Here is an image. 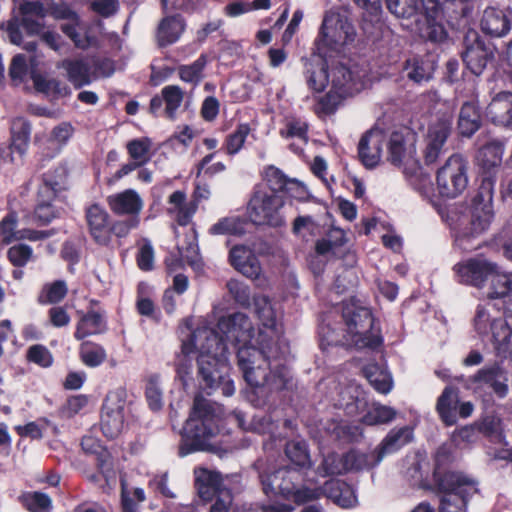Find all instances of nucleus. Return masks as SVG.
Instances as JSON below:
<instances>
[{"mask_svg":"<svg viewBox=\"0 0 512 512\" xmlns=\"http://www.w3.org/2000/svg\"><path fill=\"white\" fill-rule=\"evenodd\" d=\"M512 9L488 7L481 19V30L492 37H503L511 30Z\"/></svg>","mask_w":512,"mask_h":512,"instance_id":"393cba45","label":"nucleus"},{"mask_svg":"<svg viewBox=\"0 0 512 512\" xmlns=\"http://www.w3.org/2000/svg\"><path fill=\"white\" fill-rule=\"evenodd\" d=\"M10 142L0 145V165L22 161L30 143L31 124L24 117L12 120Z\"/></svg>","mask_w":512,"mask_h":512,"instance_id":"f8f14e48","label":"nucleus"},{"mask_svg":"<svg viewBox=\"0 0 512 512\" xmlns=\"http://www.w3.org/2000/svg\"><path fill=\"white\" fill-rule=\"evenodd\" d=\"M195 489L201 500L209 502L214 499L216 495L224 491L219 475L206 468L200 470L195 478Z\"/></svg>","mask_w":512,"mask_h":512,"instance_id":"473e14b6","label":"nucleus"},{"mask_svg":"<svg viewBox=\"0 0 512 512\" xmlns=\"http://www.w3.org/2000/svg\"><path fill=\"white\" fill-rule=\"evenodd\" d=\"M451 132L452 119L446 116L439 117L435 122L430 124L426 141L444 147Z\"/></svg>","mask_w":512,"mask_h":512,"instance_id":"603ef678","label":"nucleus"},{"mask_svg":"<svg viewBox=\"0 0 512 512\" xmlns=\"http://www.w3.org/2000/svg\"><path fill=\"white\" fill-rule=\"evenodd\" d=\"M145 399L148 407L153 412L162 410L163 401V390L160 385V375L157 373L151 374L146 379L145 384Z\"/></svg>","mask_w":512,"mask_h":512,"instance_id":"8fccbe9b","label":"nucleus"},{"mask_svg":"<svg viewBox=\"0 0 512 512\" xmlns=\"http://www.w3.org/2000/svg\"><path fill=\"white\" fill-rule=\"evenodd\" d=\"M152 140L148 137L135 138L127 142L126 150L131 160L144 166L150 161Z\"/></svg>","mask_w":512,"mask_h":512,"instance_id":"864d4df0","label":"nucleus"},{"mask_svg":"<svg viewBox=\"0 0 512 512\" xmlns=\"http://www.w3.org/2000/svg\"><path fill=\"white\" fill-rule=\"evenodd\" d=\"M256 314L260 323L255 347L263 350L271 344L285 345L281 339L282 331L278 328L275 311L267 299H263L262 306L256 303Z\"/></svg>","mask_w":512,"mask_h":512,"instance_id":"a211bd4d","label":"nucleus"},{"mask_svg":"<svg viewBox=\"0 0 512 512\" xmlns=\"http://www.w3.org/2000/svg\"><path fill=\"white\" fill-rule=\"evenodd\" d=\"M68 169L64 165H58L41 176V182L58 191L63 192L67 189Z\"/></svg>","mask_w":512,"mask_h":512,"instance_id":"bf43d9fd","label":"nucleus"},{"mask_svg":"<svg viewBox=\"0 0 512 512\" xmlns=\"http://www.w3.org/2000/svg\"><path fill=\"white\" fill-rule=\"evenodd\" d=\"M80 21L69 20L60 25V30L74 43L75 47L86 50L96 44V38L88 33L84 35L77 31Z\"/></svg>","mask_w":512,"mask_h":512,"instance_id":"5fc2aeb1","label":"nucleus"},{"mask_svg":"<svg viewBox=\"0 0 512 512\" xmlns=\"http://www.w3.org/2000/svg\"><path fill=\"white\" fill-rule=\"evenodd\" d=\"M246 233V221L239 216L219 219L209 228L210 235L242 236Z\"/></svg>","mask_w":512,"mask_h":512,"instance_id":"37998d69","label":"nucleus"},{"mask_svg":"<svg viewBox=\"0 0 512 512\" xmlns=\"http://www.w3.org/2000/svg\"><path fill=\"white\" fill-rule=\"evenodd\" d=\"M346 97L347 96L337 93L331 88L329 92L318 99L316 113L326 116L334 114L340 102Z\"/></svg>","mask_w":512,"mask_h":512,"instance_id":"0e129e2a","label":"nucleus"},{"mask_svg":"<svg viewBox=\"0 0 512 512\" xmlns=\"http://www.w3.org/2000/svg\"><path fill=\"white\" fill-rule=\"evenodd\" d=\"M80 445L86 454L95 455L96 468L103 475L107 485H110L116 478L112 454L93 436H83Z\"/></svg>","mask_w":512,"mask_h":512,"instance_id":"5701e85b","label":"nucleus"},{"mask_svg":"<svg viewBox=\"0 0 512 512\" xmlns=\"http://www.w3.org/2000/svg\"><path fill=\"white\" fill-rule=\"evenodd\" d=\"M218 407L198 392L193 399L188 419L186 420L178 447V455L210 450V440L219 432Z\"/></svg>","mask_w":512,"mask_h":512,"instance_id":"423d86ee","label":"nucleus"},{"mask_svg":"<svg viewBox=\"0 0 512 512\" xmlns=\"http://www.w3.org/2000/svg\"><path fill=\"white\" fill-rule=\"evenodd\" d=\"M385 143L386 135L381 129L373 128L362 135L358 143V157L364 167L373 169L379 164Z\"/></svg>","mask_w":512,"mask_h":512,"instance_id":"412c9836","label":"nucleus"},{"mask_svg":"<svg viewBox=\"0 0 512 512\" xmlns=\"http://www.w3.org/2000/svg\"><path fill=\"white\" fill-rule=\"evenodd\" d=\"M18 217L15 212L7 213L0 221V248L19 240Z\"/></svg>","mask_w":512,"mask_h":512,"instance_id":"4d7b16f0","label":"nucleus"},{"mask_svg":"<svg viewBox=\"0 0 512 512\" xmlns=\"http://www.w3.org/2000/svg\"><path fill=\"white\" fill-rule=\"evenodd\" d=\"M396 417V411L392 407L377 404L368 410L362 417V423L368 426L387 424Z\"/></svg>","mask_w":512,"mask_h":512,"instance_id":"6e6d98bb","label":"nucleus"},{"mask_svg":"<svg viewBox=\"0 0 512 512\" xmlns=\"http://www.w3.org/2000/svg\"><path fill=\"white\" fill-rule=\"evenodd\" d=\"M459 401V390L454 386H446L438 397L436 411L445 426L450 427L457 423Z\"/></svg>","mask_w":512,"mask_h":512,"instance_id":"7c9ffc66","label":"nucleus"},{"mask_svg":"<svg viewBox=\"0 0 512 512\" xmlns=\"http://www.w3.org/2000/svg\"><path fill=\"white\" fill-rule=\"evenodd\" d=\"M215 155L216 152L209 153L196 164V177L203 175L205 177L212 178L226 170V166L223 162H216L212 165H209Z\"/></svg>","mask_w":512,"mask_h":512,"instance_id":"338daca9","label":"nucleus"},{"mask_svg":"<svg viewBox=\"0 0 512 512\" xmlns=\"http://www.w3.org/2000/svg\"><path fill=\"white\" fill-rule=\"evenodd\" d=\"M386 7L390 13L398 18H415L416 30L418 31V22H423V9L419 11L418 0H386Z\"/></svg>","mask_w":512,"mask_h":512,"instance_id":"ea45409f","label":"nucleus"},{"mask_svg":"<svg viewBox=\"0 0 512 512\" xmlns=\"http://www.w3.org/2000/svg\"><path fill=\"white\" fill-rule=\"evenodd\" d=\"M388 160L395 166H400L406 153L405 137L400 132H393L387 143Z\"/></svg>","mask_w":512,"mask_h":512,"instance_id":"052dcab7","label":"nucleus"},{"mask_svg":"<svg viewBox=\"0 0 512 512\" xmlns=\"http://www.w3.org/2000/svg\"><path fill=\"white\" fill-rule=\"evenodd\" d=\"M405 70L407 71L408 79L418 84L428 81L431 77L426 62L420 58L407 60Z\"/></svg>","mask_w":512,"mask_h":512,"instance_id":"e2e57ef3","label":"nucleus"},{"mask_svg":"<svg viewBox=\"0 0 512 512\" xmlns=\"http://www.w3.org/2000/svg\"><path fill=\"white\" fill-rule=\"evenodd\" d=\"M33 255V250L26 244H17L7 251V258L15 267H24Z\"/></svg>","mask_w":512,"mask_h":512,"instance_id":"774afa93","label":"nucleus"},{"mask_svg":"<svg viewBox=\"0 0 512 512\" xmlns=\"http://www.w3.org/2000/svg\"><path fill=\"white\" fill-rule=\"evenodd\" d=\"M85 221L93 241L101 246L110 242V216L106 209L98 203L85 208Z\"/></svg>","mask_w":512,"mask_h":512,"instance_id":"4be33fe9","label":"nucleus"},{"mask_svg":"<svg viewBox=\"0 0 512 512\" xmlns=\"http://www.w3.org/2000/svg\"><path fill=\"white\" fill-rule=\"evenodd\" d=\"M356 31L351 22L339 14H326L318 33V40L326 45L344 46L354 41Z\"/></svg>","mask_w":512,"mask_h":512,"instance_id":"dca6fc26","label":"nucleus"},{"mask_svg":"<svg viewBox=\"0 0 512 512\" xmlns=\"http://www.w3.org/2000/svg\"><path fill=\"white\" fill-rule=\"evenodd\" d=\"M26 359L42 368H49L54 362L50 350L42 344H34L27 349Z\"/></svg>","mask_w":512,"mask_h":512,"instance_id":"680f3d73","label":"nucleus"},{"mask_svg":"<svg viewBox=\"0 0 512 512\" xmlns=\"http://www.w3.org/2000/svg\"><path fill=\"white\" fill-rule=\"evenodd\" d=\"M305 79L311 91L315 93L323 92L330 81L327 62L308 63L305 67Z\"/></svg>","mask_w":512,"mask_h":512,"instance_id":"c9c22d12","label":"nucleus"},{"mask_svg":"<svg viewBox=\"0 0 512 512\" xmlns=\"http://www.w3.org/2000/svg\"><path fill=\"white\" fill-rule=\"evenodd\" d=\"M208 59L205 54H201L194 62L188 65H180L178 67L179 78L190 83L193 86H198L204 78V70L206 68Z\"/></svg>","mask_w":512,"mask_h":512,"instance_id":"de8ad7c7","label":"nucleus"},{"mask_svg":"<svg viewBox=\"0 0 512 512\" xmlns=\"http://www.w3.org/2000/svg\"><path fill=\"white\" fill-rule=\"evenodd\" d=\"M68 293V287L64 280H55L51 283H46L37 297V302L40 305H57L60 303Z\"/></svg>","mask_w":512,"mask_h":512,"instance_id":"49530a36","label":"nucleus"},{"mask_svg":"<svg viewBox=\"0 0 512 512\" xmlns=\"http://www.w3.org/2000/svg\"><path fill=\"white\" fill-rule=\"evenodd\" d=\"M468 169V161L462 155H451L436 174L440 196L453 199L461 195L468 186Z\"/></svg>","mask_w":512,"mask_h":512,"instance_id":"1a4fd4ad","label":"nucleus"},{"mask_svg":"<svg viewBox=\"0 0 512 512\" xmlns=\"http://www.w3.org/2000/svg\"><path fill=\"white\" fill-rule=\"evenodd\" d=\"M231 416L238 427L244 431L251 430L261 435H273L278 428V425L269 414L255 415L249 425L246 424L245 414L242 411L234 410Z\"/></svg>","mask_w":512,"mask_h":512,"instance_id":"72a5a7b5","label":"nucleus"},{"mask_svg":"<svg viewBox=\"0 0 512 512\" xmlns=\"http://www.w3.org/2000/svg\"><path fill=\"white\" fill-rule=\"evenodd\" d=\"M259 350L251 340L241 343L236 351L237 364L247 384L266 395L288 388L292 378L284 364H277L271 369V361L280 359L286 353L287 345L266 346Z\"/></svg>","mask_w":512,"mask_h":512,"instance_id":"f03ea898","label":"nucleus"},{"mask_svg":"<svg viewBox=\"0 0 512 512\" xmlns=\"http://www.w3.org/2000/svg\"><path fill=\"white\" fill-rule=\"evenodd\" d=\"M331 88L347 97L352 96L361 88V76L350 66L338 62L329 68Z\"/></svg>","mask_w":512,"mask_h":512,"instance_id":"b1692460","label":"nucleus"},{"mask_svg":"<svg viewBox=\"0 0 512 512\" xmlns=\"http://www.w3.org/2000/svg\"><path fill=\"white\" fill-rule=\"evenodd\" d=\"M498 264L485 258L473 257L453 266L457 282L478 289L483 288L491 275L496 272Z\"/></svg>","mask_w":512,"mask_h":512,"instance_id":"ddd939ff","label":"nucleus"},{"mask_svg":"<svg viewBox=\"0 0 512 512\" xmlns=\"http://www.w3.org/2000/svg\"><path fill=\"white\" fill-rule=\"evenodd\" d=\"M99 304V300L91 299L88 310L85 313H81L73 333V337L76 340H84L89 336L101 335L108 330L106 311L94 309Z\"/></svg>","mask_w":512,"mask_h":512,"instance_id":"aec40b11","label":"nucleus"},{"mask_svg":"<svg viewBox=\"0 0 512 512\" xmlns=\"http://www.w3.org/2000/svg\"><path fill=\"white\" fill-rule=\"evenodd\" d=\"M381 461V455H378L376 450L365 453L353 448L341 456V466L329 464V458L324 460L323 466L326 475L334 476L343 475L350 471L368 470L377 466Z\"/></svg>","mask_w":512,"mask_h":512,"instance_id":"f3484780","label":"nucleus"},{"mask_svg":"<svg viewBox=\"0 0 512 512\" xmlns=\"http://www.w3.org/2000/svg\"><path fill=\"white\" fill-rule=\"evenodd\" d=\"M161 95L165 103L166 116L174 119L184 98L183 90L177 85H167L162 89Z\"/></svg>","mask_w":512,"mask_h":512,"instance_id":"13d9d810","label":"nucleus"},{"mask_svg":"<svg viewBox=\"0 0 512 512\" xmlns=\"http://www.w3.org/2000/svg\"><path fill=\"white\" fill-rule=\"evenodd\" d=\"M347 242L344 230L340 228L331 229L327 237L318 239L315 243V252L320 256L331 254L337 256V249Z\"/></svg>","mask_w":512,"mask_h":512,"instance_id":"79ce46f5","label":"nucleus"},{"mask_svg":"<svg viewBox=\"0 0 512 512\" xmlns=\"http://www.w3.org/2000/svg\"><path fill=\"white\" fill-rule=\"evenodd\" d=\"M147 288L148 286L144 282H140L137 286L136 311L139 315L159 323L161 321V312L156 307L154 301L145 296Z\"/></svg>","mask_w":512,"mask_h":512,"instance_id":"09e8293b","label":"nucleus"},{"mask_svg":"<svg viewBox=\"0 0 512 512\" xmlns=\"http://www.w3.org/2000/svg\"><path fill=\"white\" fill-rule=\"evenodd\" d=\"M18 500L29 512H50L52 509L51 498L43 492H24L18 497Z\"/></svg>","mask_w":512,"mask_h":512,"instance_id":"3c124183","label":"nucleus"},{"mask_svg":"<svg viewBox=\"0 0 512 512\" xmlns=\"http://www.w3.org/2000/svg\"><path fill=\"white\" fill-rule=\"evenodd\" d=\"M250 132L251 127L249 123H239L236 129L225 137L222 150L229 156L238 154L244 147Z\"/></svg>","mask_w":512,"mask_h":512,"instance_id":"a18cd8bd","label":"nucleus"},{"mask_svg":"<svg viewBox=\"0 0 512 512\" xmlns=\"http://www.w3.org/2000/svg\"><path fill=\"white\" fill-rule=\"evenodd\" d=\"M81 341L78 354L80 361L86 367L96 368L106 361L107 353L101 344L85 339Z\"/></svg>","mask_w":512,"mask_h":512,"instance_id":"4c0bfd02","label":"nucleus"},{"mask_svg":"<svg viewBox=\"0 0 512 512\" xmlns=\"http://www.w3.org/2000/svg\"><path fill=\"white\" fill-rule=\"evenodd\" d=\"M62 67L66 71L68 81L75 89H80L92 82L91 67L83 59H64Z\"/></svg>","mask_w":512,"mask_h":512,"instance_id":"f704fd0d","label":"nucleus"},{"mask_svg":"<svg viewBox=\"0 0 512 512\" xmlns=\"http://www.w3.org/2000/svg\"><path fill=\"white\" fill-rule=\"evenodd\" d=\"M452 461L449 447L440 446L434 457L433 481L441 493L439 512H467L471 497L478 492L477 483L463 473L442 472V468Z\"/></svg>","mask_w":512,"mask_h":512,"instance_id":"20e7f679","label":"nucleus"},{"mask_svg":"<svg viewBox=\"0 0 512 512\" xmlns=\"http://www.w3.org/2000/svg\"><path fill=\"white\" fill-rule=\"evenodd\" d=\"M503 153L504 143L498 140L486 143L477 152L480 185L469 202L461 207L453 227L454 243L462 251L476 249L478 245L474 240L489 229L494 219V188Z\"/></svg>","mask_w":512,"mask_h":512,"instance_id":"f257e3e1","label":"nucleus"},{"mask_svg":"<svg viewBox=\"0 0 512 512\" xmlns=\"http://www.w3.org/2000/svg\"><path fill=\"white\" fill-rule=\"evenodd\" d=\"M342 318L357 349L378 350L384 344L381 328L370 308L351 299L342 305Z\"/></svg>","mask_w":512,"mask_h":512,"instance_id":"6e6552de","label":"nucleus"},{"mask_svg":"<svg viewBox=\"0 0 512 512\" xmlns=\"http://www.w3.org/2000/svg\"><path fill=\"white\" fill-rule=\"evenodd\" d=\"M423 7L422 18L418 22L420 38L434 44H443L448 41L449 33L442 20L452 29H460L469 23L473 5L467 0H419Z\"/></svg>","mask_w":512,"mask_h":512,"instance_id":"39448f33","label":"nucleus"},{"mask_svg":"<svg viewBox=\"0 0 512 512\" xmlns=\"http://www.w3.org/2000/svg\"><path fill=\"white\" fill-rule=\"evenodd\" d=\"M362 373L377 392L387 394L391 391L393 386L391 374L378 363L365 365L362 368Z\"/></svg>","mask_w":512,"mask_h":512,"instance_id":"e433bc0d","label":"nucleus"},{"mask_svg":"<svg viewBox=\"0 0 512 512\" xmlns=\"http://www.w3.org/2000/svg\"><path fill=\"white\" fill-rule=\"evenodd\" d=\"M463 46V63L472 74L481 75L487 65L494 60L495 47L491 43H486L473 29L465 34Z\"/></svg>","mask_w":512,"mask_h":512,"instance_id":"9b49d317","label":"nucleus"},{"mask_svg":"<svg viewBox=\"0 0 512 512\" xmlns=\"http://www.w3.org/2000/svg\"><path fill=\"white\" fill-rule=\"evenodd\" d=\"M186 22L179 15H171L164 17L156 31V40L160 48H165L176 43L185 31Z\"/></svg>","mask_w":512,"mask_h":512,"instance_id":"c85d7f7f","label":"nucleus"},{"mask_svg":"<svg viewBox=\"0 0 512 512\" xmlns=\"http://www.w3.org/2000/svg\"><path fill=\"white\" fill-rule=\"evenodd\" d=\"M285 455L292 464L299 468H310L311 459L308 444L305 440L287 441L284 448Z\"/></svg>","mask_w":512,"mask_h":512,"instance_id":"c03bdc74","label":"nucleus"},{"mask_svg":"<svg viewBox=\"0 0 512 512\" xmlns=\"http://www.w3.org/2000/svg\"><path fill=\"white\" fill-rule=\"evenodd\" d=\"M259 479L264 494L271 500L280 497L290 501L296 487L302 482L299 471L291 467H282L272 472H261Z\"/></svg>","mask_w":512,"mask_h":512,"instance_id":"9d476101","label":"nucleus"},{"mask_svg":"<svg viewBox=\"0 0 512 512\" xmlns=\"http://www.w3.org/2000/svg\"><path fill=\"white\" fill-rule=\"evenodd\" d=\"M486 117L497 126H512V93L501 92L497 94L486 107Z\"/></svg>","mask_w":512,"mask_h":512,"instance_id":"a878e982","label":"nucleus"},{"mask_svg":"<svg viewBox=\"0 0 512 512\" xmlns=\"http://www.w3.org/2000/svg\"><path fill=\"white\" fill-rule=\"evenodd\" d=\"M283 201L279 196L264 195L254 196L248 206V215L251 222L255 225H267L279 228L285 225V219L279 213Z\"/></svg>","mask_w":512,"mask_h":512,"instance_id":"4468645a","label":"nucleus"},{"mask_svg":"<svg viewBox=\"0 0 512 512\" xmlns=\"http://www.w3.org/2000/svg\"><path fill=\"white\" fill-rule=\"evenodd\" d=\"M474 384L490 389L495 396L503 399L508 395V372L501 362H494L479 369L472 377Z\"/></svg>","mask_w":512,"mask_h":512,"instance_id":"6ab92c4d","label":"nucleus"},{"mask_svg":"<svg viewBox=\"0 0 512 512\" xmlns=\"http://www.w3.org/2000/svg\"><path fill=\"white\" fill-rule=\"evenodd\" d=\"M481 112L479 106L471 101H466L460 108L457 130L460 136L470 138L481 127Z\"/></svg>","mask_w":512,"mask_h":512,"instance_id":"2f4dec72","label":"nucleus"},{"mask_svg":"<svg viewBox=\"0 0 512 512\" xmlns=\"http://www.w3.org/2000/svg\"><path fill=\"white\" fill-rule=\"evenodd\" d=\"M411 439V433L407 427L391 430L382 440L376 451L378 455H381L382 460L385 455L398 451L401 447L408 444Z\"/></svg>","mask_w":512,"mask_h":512,"instance_id":"a19ab883","label":"nucleus"},{"mask_svg":"<svg viewBox=\"0 0 512 512\" xmlns=\"http://www.w3.org/2000/svg\"><path fill=\"white\" fill-rule=\"evenodd\" d=\"M230 264L244 276L256 279L261 273L257 257L244 245H235L229 252Z\"/></svg>","mask_w":512,"mask_h":512,"instance_id":"cd10ccee","label":"nucleus"},{"mask_svg":"<svg viewBox=\"0 0 512 512\" xmlns=\"http://www.w3.org/2000/svg\"><path fill=\"white\" fill-rule=\"evenodd\" d=\"M479 431L495 442H501L504 438L501 429V419L495 415L485 416L480 424Z\"/></svg>","mask_w":512,"mask_h":512,"instance_id":"69168bd1","label":"nucleus"},{"mask_svg":"<svg viewBox=\"0 0 512 512\" xmlns=\"http://www.w3.org/2000/svg\"><path fill=\"white\" fill-rule=\"evenodd\" d=\"M124 410V392H109L102 405L100 423L101 431L107 439L113 440L121 434L124 427Z\"/></svg>","mask_w":512,"mask_h":512,"instance_id":"2eb2a0df","label":"nucleus"},{"mask_svg":"<svg viewBox=\"0 0 512 512\" xmlns=\"http://www.w3.org/2000/svg\"><path fill=\"white\" fill-rule=\"evenodd\" d=\"M108 205L116 215H128L139 217L143 208V201L139 194L133 189H127L120 193L111 195L107 199Z\"/></svg>","mask_w":512,"mask_h":512,"instance_id":"bb28decb","label":"nucleus"},{"mask_svg":"<svg viewBox=\"0 0 512 512\" xmlns=\"http://www.w3.org/2000/svg\"><path fill=\"white\" fill-rule=\"evenodd\" d=\"M229 345L230 341L223 340V349H213V352L197 356L199 388L207 395L220 390L223 396L230 397L235 392L234 382L230 377Z\"/></svg>","mask_w":512,"mask_h":512,"instance_id":"0eeeda50","label":"nucleus"},{"mask_svg":"<svg viewBox=\"0 0 512 512\" xmlns=\"http://www.w3.org/2000/svg\"><path fill=\"white\" fill-rule=\"evenodd\" d=\"M492 342L499 357H512V328L507 321V313L504 319H494L490 322Z\"/></svg>","mask_w":512,"mask_h":512,"instance_id":"c756f323","label":"nucleus"},{"mask_svg":"<svg viewBox=\"0 0 512 512\" xmlns=\"http://www.w3.org/2000/svg\"><path fill=\"white\" fill-rule=\"evenodd\" d=\"M512 295V272L502 271L498 265L491 275L488 299H505Z\"/></svg>","mask_w":512,"mask_h":512,"instance_id":"58836bf2","label":"nucleus"},{"mask_svg":"<svg viewBox=\"0 0 512 512\" xmlns=\"http://www.w3.org/2000/svg\"><path fill=\"white\" fill-rule=\"evenodd\" d=\"M253 325L249 317L241 312H236L219 318L216 328L198 327L182 340L181 355L184 361L191 360V356L198 352H213V349H223V340L231 342L236 350L241 343L252 340Z\"/></svg>","mask_w":512,"mask_h":512,"instance_id":"7ed1b4c3","label":"nucleus"}]
</instances>
